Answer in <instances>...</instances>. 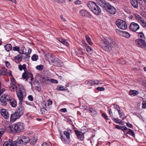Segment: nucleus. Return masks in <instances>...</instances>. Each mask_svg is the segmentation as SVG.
I'll use <instances>...</instances> for the list:
<instances>
[{
    "instance_id": "nucleus-1",
    "label": "nucleus",
    "mask_w": 146,
    "mask_h": 146,
    "mask_svg": "<svg viewBox=\"0 0 146 146\" xmlns=\"http://www.w3.org/2000/svg\"><path fill=\"white\" fill-rule=\"evenodd\" d=\"M16 108L14 113L11 115L10 122L13 123L16 119L19 118L23 114L25 111V109L22 105H19Z\"/></svg>"
},
{
    "instance_id": "nucleus-2",
    "label": "nucleus",
    "mask_w": 146,
    "mask_h": 146,
    "mask_svg": "<svg viewBox=\"0 0 146 146\" xmlns=\"http://www.w3.org/2000/svg\"><path fill=\"white\" fill-rule=\"evenodd\" d=\"M18 86L19 87L18 91H17L16 93L19 101V105H22V102L24 98L26 96L25 89L24 87L21 84H19Z\"/></svg>"
},
{
    "instance_id": "nucleus-3",
    "label": "nucleus",
    "mask_w": 146,
    "mask_h": 146,
    "mask_svg": "<svg viewBox=\"0 0 146 146\" xmlns=\"http://www.w3.org/2000/svg\"><path fill=\"white\" fill-rule=\"evenodd\" d=\"M87 6L95 14L99 15L101 14V9L95 2L92 1H89L87 3Z\"/></svg>"
},
{
    "instance_id": "nucleus-4",
    "label": "nucleus",
    "mask_w": 146,
    "mask_h": 146,
    "mask_svg": "<svg viewBox=\"0 0 146 146\" xmlns=\"http://www.w3.org/2000/svg\"><path fill=\"white\" fill-rule=\"evenodd\" d=\"M131 5L135 8H137L138 5L146 7V0H130Z\"/></svg>"
},
{
    "instance_id": "nucleus-5",
    "label": "nucleus",
    "mask_w": 146,
    "mask_h": 146,
    "mask_svg": "<svg viewBox=\"0 0 146 146\" xmlns=\"http://www.w3.org/2000/svg\"><path fill=\"white\" fill-rule=\"evenodd\" d=\"M13 98L10 95L5 94H3L0 98V102L2 106H5Z\"/></svg>"
},
{
    "instance_id": "nucleus-6",
    "label": "nucleus",
    "mask_w": 146,
    "mask_h": 146,
    "mask_svg": "<svg viewBox=\"0 0 146 146\" xmlns=\"http://www.w3.org/2000/svg\"><path fill=\"white\" fill-rule=\"evenodd\" d=\"M14 133H19L22 131L24 129L23 123H22L18 122L13 124Z\"/></svg>"
},
{
    "instance_id": "nucleus-7",
    "label": "nucleus",
    "mask_w": 146,
    "mask_h": 146,
    "mask_svg": "<svg viewBox=\"0 0 146 146\" xmlns=\"http://www.w3.org/2000/svg\"><path fill=\"white\" fill-rule=\"evenodd\" d=\"M97 3L107 12L110 13V4L104 0H97Z\"/></svg>"
},
{
    "instance_id": "nucleus-8",
    "label": "nucleus",
    "mask_w": 146,
    "mask_h": 146,
    "mask_svg": "<svg viewBox=\"0 0 146 146\" xmlns=\"http://www.w3.org/2000/svg\"><path fill=\"white\" fill-rule=\"evenodd\" d=\"M115 24L118 28L121 29H125L127 27L125 22L120 19H117L115 22Z\"/></svg>"
},
{
    "instance_id": "nucleus-9",
    "label": "nucleus",
    "mask_w": 146,
    "mask_h": 146,
    "mask_svg": "<svg viewBox=\"0 0 146 146\" xmlns=\"http://www.w3.org/2000/svg\"><path fill=\"white\" fill-rule=\"evenodd\" d=\"M25 47L22 46L19 47V50L18 51L20 53V54L18 55L17 56H16L14 58V59L15 60H17L18 62H21L22 60V58L23 57L22 54H25L24 52V50L25 48Z\"/></svg>"
},
{
    "instance_id": "nucleus-10",
    "label": "nucleus",
    "mask_w": 146,
    "mask_h": 146,
    "mask_svg": "<svg viewBox=\"0 0 146 146\" xmlns=\"http://www.w3.org/2000/svg\"><path fill=\"white\" fill-rule=\"evenodd\" d=\"M114 40H111L110 42V48H111L110 51L111 50L114 54L116 53L117 52V48H118Z\"/></svg>"
},
{
    "instance_id": "nucleus-11",
    "label": "nucleus",
    "mask_w": 146,
    "mask_h": 146,
    "mask_svg": "<svg viewBox=\"0 0 146 146\" xmlns=\"http://www.w3.org/2000/svg\"><path fill=\"white\" fill-rule=\"evenodd\" d=\"M135 42L138 46L143 48L146 46V42L144 39L139 38L135 40Z\"/></svg>"
},
{
    "instance_id": "nucleus-12",
    "label": "nucleus",
    "mask_w": 146,
    "mask_h": 146,
    "mask_svg": "<svg viewBox=\"0 0 146 146\" xmlns=\"http://www.w3.org/2000/svg\"><path fill=\"white\" fill-rule=\"evenodd\" d=\"M30 139L28 137L22 136L20 140L18 141L17 143L20 144L26 145L28 142L30 141Z\"/></svg>"
},
{
    "instance_id": "nucleus-13",
    "label": "nucleus",
    "mask_w": 146,
    "mask_h": 146,
    "mask_svg": "<svg viewBox=\"0 0 146 146\" xmlns=\"http://www.w3.org/2000/svg\"><path fill=\"white\" fill-rule=\"evenodd\" d=\"M129 28L132 31L135 32L139 28V26L137 23L133 22L130 24Z\"/></svg>"
},
{
    "instance_id": "nucleus-14",
    "label": "nucleus",
    "mask_w": 146,
    "mask_h": 146,
    "mask_svg": "<svg viewBox=\"0 0 146 146\" xmlns=\"http://www.w3.org/2000/svg\"><path fill=\"white\" fill-rule=\"evenodd\" d=\"M12 141L9 140L5 142L3 145V146H17V143L16 141L12 142L10 145L9 144Z\"/></svg>"
},
{
    "instance_id": "nucleus-15",
    "label": "nucleus",
    "mask_w": 146,
    "mask_h": 146,
    "mask_svg": "<svg viewBox=\"0 0 146 146\" xmlns=\"http://www.w3.org/2000/svg\"><path fill=\"white\" fill-rule=\"evenodd\" d=\"M1 113L2 116L6 119H8L9 117V115L8 114V112L4 109H2L1 110Z\"/></svg>"
},
{
    "instance_id": "nucleus-16",
    "label": "nucleus",
    "mask_w": 146,
    "mask_h": 146,
    "mask_svg": "<svg viewBox=\"0 0 146 146\" xmlns=\"http://www.w3.org/2000/svg\"><path fill=\"white\" fill-rule=\"evenodd\" d=\"M104 45H103V46H102L103 49L106 51L109 52L110 51V43L109 42L107 41L106 40H105L104 41Z\"/></svg>"
},
{
    "instance_id": "nucleus-17",
    "label": "nucleus",
    "mask_w": 146,
    "mask_h": 146,
    "mask_svg": "<svg viewBox=\"0 0 146 146\" xmlns=\"http://www.w3.org/2000/svg\"><path fill=\"white\" fill-rule=\"evenodd\" d=\"M137 19L143 27H146V23L145 22L140 16L137 15Z\"/></svg>"
},
{
    "instance_id": "nucleus-18",
    "label": "nucleus",
    "mask_w": 146,
    "mask_h": 146,
    "mask_svg": "<svg viewBox=\"0 0 146 146\" xmlns=\"http://www.w3.org/2000/svg\"><path fill=\"white\" fill-rule=\"evenodd\" d=\"M74 131L78 139L81 140L83 139L84 136L83 133H82L80 131L77 130H75Z\"/></svg>"
},
{
    "instance_id": "nucleus-19",
    "label": "nucleus",
    "mask_w": 146,
    "mask_h": 146,
    "mask_svg": "<svg viewBox=\"0 0 146 146\" xmlns=\"http://www.w3.org/2000/svg\"><path fill=\"white\" fill-rule=\"evenodd\" d=\"M13 126V124L11 125H7L5 127V128L6 130L9 133H14L13 131L14 130V128Z\"/></svg>"
},
{
    "instance_id": "nucleus-20",
    "label": "nucleus",
    "mask_w": 146,
    "mask_h": 146,
    "mask_svg": "<svg viewBox=\"0 0 146 146\" xmlns=\"http://www.w3.org/2000/svg\"><path fill=\"white\" fill-rule=\"evenodd\" d=\"M29 74H31L29 72H24L22 74V78L24 80L26 79V81H27L28 79L30 78V75Z\"/></svg>"
},
{
    "instance_id": "nucleus-21",
    "label": "nucleus",
    "mask_w": 146,
    "mask_h": 146,
    "mask_svg": "<svg viewBox=\"0 0 146 146\" xmlns=\"http://www.w3.org/2000/svg\"><path fill=\"white\" fill-rule=\"evenodd\" d=\"M53 62L56 64V65L58 66H59L60 65V63L61 61L57 57H54V59L52 60Z\"/></svg>"
},
{
    "instance_id": "nucleus-22",
    "label": "nucleus",
    "mask_w": 146,
    "mask_h": 146,
    "mask_svg": "<svg viewBox=\"0 0 146 146\" xmlns=\"http://www.w3.org/2000/svg\"><path fill=\"white\" fill-rule=\"evenodd\" d=\"M121 35L125 37L129 38L130 37V35L129 33L125 31H122L121 32Z\"/></svg>"
},
{
    "instance_id": "nucleus-23",
    "label": "nucleus",
    "mask_w": 146,
    "mask_h": 146,
    "mask_svg": "<svg viewBox=\"0 0 146 146\" xmlns=\"http://www.w3.org/2000/svg\"><path fill=\"white\" fill-rule=\"evenodd\" d=\"M38 140V139L36 137H33L31 138L30 141V144L32 145L35 144Z\"/></svg>"
},
{
    "instance_id": "nucleus-24",
    "label": "nucleus",
    "mask_w": 146,
    "mask_h": 146,
    "mask_svg": "<svg viewBox=\"0 0 146 146\" xmlns=\"http://www.w3.org/2000/svg\"><path fill=\"white\" fill-rule=\"evenodd\" d=\"M116 12V9L113 6L110 5V14L114 15Z\"/></svg>"
},
{
    "instance_id": "nucleus-25",
    "label": "nucleus",
    "mask_w": 146,
    "mask_h": 146,
    "mask_svg": "<svg viewBox=\"0 0 146 146\" xmlns=\"http://www.w3.org/2000/svg\"><path fill=\"white\" fill-rule=\"evenodd\" d=\"M13 107H16L17 106V102L13 99L9 102Z\"/></svg>"
},
{
    "instance_id": "nucleus-26",
    "label": "nucleus",
    "mask_w": 146,
    "mask_h": 146,
    "mask_svg": "<svg viewBox=\"0 0 146 146\" xmlns=\"http://www.w3.org/2000/svg\"><path fill=\"white\" fill-rule=\"evenodd\" d=\"M58 40L62 42L63 44L64 45L67 46L68 45V43L67 41L65 39L62 38H60L58 39Z\"/></svg>"
},
{
    "instance_id": "nucleus-27",
    "label": "nucleus",
    "mask_w": 146,
    "mask_h": 146,
    "mask_svg": "<svg viewBox=\"0 0 146 146\" xmlns=\"http://www.w3.org/2000/svg\"><path fill=\"white\" fill-rule=\"evenodd\" d=\"M15 79L13 78V79L11 80V82L10 84V86L11 87H14L16 88V89H17V86L15 81Z\"/></svg>"
},
{
    "instance_id": "nucleus-28",
    "label": "nucleus",
    "mask_w": 146,
    "mask_h": 146,
    "mask_svg": "<svg viewBox=\"0 0 146 146\" xmlns=\"http://www.w3.org/2000/svg\"><path fill=\"white\" fill-rule=\"evenodd\" d=\"M5 50L7 52H9L12 49V46L10 44H6L4 46Z\"/></svg>"
},
{
    "instance_id": "nucleus-29",
    "label": "nucleus",
    "mask_w": 146,
    "mask_h": 146,
    "mask_svg": "<svg viewBox=\"0 0 146 146\" xmlns=\"http://www.w3.org/2000/svg\"><path fill=\"white\" fill-rule=\"evenodd\" d=\"M113 105L114 106V107L117 110L119 114H120L122 113H124L123 110H121L120 108L118 106L116 105L115 104H114Z\"/></svg>"
},
{
    "instance_id": "nucleus-30",
    "label": "nucleus",
    "mask_w": 146,
    "mask_h": 146,
    "mask_svg": "<svg viewBox=\"0 0 146 146\" xmlns=\"http://www.w3.org/2000/svg\"><path fill=\"white\" fill-rule=\"evenodd\" d=\"M126 132H127V134H128L130 135H132L133 137H135V133L133 130L130 129H128V131H126Z\"/></svg>"
},
{
    "instance_id": "nucleus-31",
    "label": "nucleus",
    "mask_w": 146,
    "mask_h": 146,
    "mask_svg": "<svg viewBox=\"0 0 146 146\" xmlns=\"http://www.w3.org/2000/svg\"><path fill=\"white\" fill-rule=\"evenodd\" d=\"M138 91L135 90H130L129 92V94L130 95H133L135 96L138 94Z\"/></svg>"
},
{
    "instance_id": "nucleus-32",
    "label": "nucleus",
    "mask_w": 146,
    "mask_h": 146,
    "mask_svg": "<svg viewBox=\"0 0 146 146\" xmlns=\"http://www.w3.org/2000/svg\"><path fill=\"white\" fill-rule=\"evenodd\" d=\"M86 40H87L88 43L90 45H92L93 44V43L92 42L91 39L87 35H86L85 36Z\"/></svg>"
},
{
    "instance_id": "nucleus-33",
    "label": "nucleus",
    "mask_w": 146,
    "mask_h": 146,
    "mask_svg": "<svg viewBox=\"0 0 146 146\" xmlns=\"http://www.w3.org/2000/svg\"><path fill=\"white\" fill-rule=\"evenodd\" d=\"M86 49L88 53L90 54H91L93 52V50L89 46L86 47Z\"/></svg>"
},
{
    "instance_id": "nucleus-34",
    "label": "nucleus",
    "mask_w": 146,
    "mask_h": 146,
    "mask_svg": "<svg viewBox=\"0 0 146 146\" xmlns=\"http://www.w3.org/2000/svg\"><path fill=\"white\" fill-rule=\"evenodd\" d=\"M39 82L38 81H37L36 83L37 86H36L35 87L36 90L38 92L40 91L41 90L40 86H38L39 85Z\"/></svg>"
},
{
    "instance_id": "nucleus-35",
    "label": "nucleus",
    "mask_w": 146,
    "mask_h": 146,
    "mask_svg": "<svg viewBox=\"0 0 146 146\" xmlns=\"http://www.w3.org/2000/svg\"><path fill=\"white\" fill-rule=\"evenodd\" d=\"M60 138L61 140L64 144H66V143L67 142V140L66 139L65 136L63 135L61 133H60Z\"/></svg>"
},
{
    "instance_id": "nucleus-36",
    "label": "nucleus",
    "mask_w": 146,
    "mask_h": 146,
    "mask_svg": "<svg viewBox=\"0 0 146 146\" xmlns=\"http://www.w3.org/2000/svg\"><path fill=\"white\" fill-rule=\"evenodd\" d=\"M2 69V70L0 69V75H4L6 73L7 70L5 67L4 68H3Z\"/></svg>"
},
{
    "instance_id": "nucleus-37",
    "label": "nucleus",
    "mask_w": 146,
    "mask_h": 146,
    "mask_svg": "<svg viewBox=\"0 0 146 146\" xmlns=\"http://www.w3.org/2000/svg\"><path fill=\"white\" fill-rule=\"evenodd\" d=\"M38 59V56L36 54H34L31 57V59L33 61H36Z\"/></svg>"
},
{
    "instance_id": "nucleus-38",
    "label": "nucleus",
    "mask_w": 146,
    "mask_h": 146,
    "mask_svg": "<svg viewBox=\"0 0 146 146\" xmlns=\"http://www.w3.org/2000/svg\"><path fill=\"white\" fill-rule=\"evenodd\" d=\"M64 134L65 135L67 139H70V133L67 131H64Z\"/></svg>"
},
{
    "instance_id": "nucleus-39",
    "label": "nucleus",
    "mask_w": 146,
    "mask_h": 146,
    "mask_svg": "<svg viewBox=\"0 0 146 146\" xmlns=\"http://www.w3.org/2000/svg\"><path fill=\"white\" fill-rule=\"evenodd\" d=\"M64 86H58L57 87L56 89L57 90L62 91H64L66 90V89L64 88Z\"/></svg>"
},
{
    "instance_id": "nucleus-40",
    "label": "nucleus",
    "mask_w": 146,
    "mask_h": 146,
    "mask_svg": "<svg viewBox=\"0 0 146 146\" xmlns=\"http://www.w3.org/2000/svg\"><path fill=\"white\" fill-rule=\"evenodd\" d=\"M119 117L120 118L122 119V120H123L126 117V116H125L124 113H122L120 114H119Z\"/></svg>"
},
{
    "instance_id": "nucleus-41",
    "label": "nucleus",
    "mask_w": 146,
    "mask_h": 146,
    "mask_svg": "<svg viewBox=\"0 0 146 146\" xmlns=\"http://www.w3.org/2000/svg\"><path fill=\"white\" fill-rule=\"evenodd\" d=\"M36 68L37 70L40 71L42 70L43 68V66L42 65H38L36 67Z\"/></svg>"
},
{
    "instance_id": "nucleus-42",
    "label": "nucleus",
    "mask_w": 146,
    "mask_h": 146,
    "mask_svg": "<svg viewBox=\"0 0 146 146\" xmlns=\"http://www.w3.org/2000/svg\"><path fill=\"white\" fill-rule=\"evenodd\" d=\"M86 11L84 10H82L80 11V15L83 16L84 17L85 15V13Z\"/></svg>"
},
{
    "instance_id": "nucleus-43",
    "label": "nucleus",
    "mask_w": 146,
    "mask_h": 146,
    "mask_svg": "<svg viewBox=\"0 0 146 146\" xmlns=\"http://www.w3.org/2000/svg\"><path fill=\"white\" fill-rule=\"evenodd\" d=\"M83 49H80L78 50V51L77 52V54H79L83 55L84 54V53L83 51Z\"/></svg>"
},
{
    "instance_id": "nucleus-44",
    "label": "nucleus",
    "mask_w": 146,
    "mask_h": 146,
    "mask_svg": "<svg viewBox=\"0 0 146 146\" xmlns=\"http://www.w3.org/2000/svg\"><path fill=\"white\" fill-rule=\"evenodd\" d=\"M138 36L139 38H143L144 37V38L145 39L144 36L143 32H141L139 33H138Z\"/></svg>"
},
{
    "instance_id": "nucleus-45",
    "label": "nucleus",
    "mask_w": 146,
    "mask_h": 146,
    "mask_svg": "<svg viewBox=\"0 0 146 146\" xmlns=\"http://www.w3.org/2000/svg\"><path fill=\"white\" fill-rule=\"evenodd\" d=\"M31 48H29L28 50V52L25 53V54L26 56V58H27L28 57V55L31 53Z\"/></svg>"
},
{
    "instance_id": "nucleus-46",
    "label": "nucleus",
    "mask_w": 146,
    "mask_h": 146,
    "mask_svg": "<svg viewBox=\"0 0 146 146\" xmlns=\"http://www.w3.org/2000/svg\"><path fill=\"white\" fill-rule=\"evenodd\" d=\"M94 84L95 85H98L102 84L101 81L99 80L96 81L94 80Z\"/></svg>"
},
{
    "instance_id": "nucleus-47",
    "label": "nucleus",
    "mask_w": 146,
    "mask_h": 146,
    "mask_svg": "<svg viewBox=\"0 0 146 146\" xmlns=\"http://www.w3.org/2000/svg\"><path fill=\"white\" fill-rule=\"evenodd\" d=\"M92 15L90 13L87 11H86L85 13V15L84 17L88 18H91Z\"/></svg>"
},
{
    "instance_id": "nucleus-48",
    "label": "nucleus",
    "mask_w": 146,
    "mask_h": 146,
    "mask_svg": "<svg viewBox=\"0 0 146 146\" xmlns=\"http://www.w3.org/2000/svg\"><path fill=\"white\" fill-rule=\"evenodd\" d=\"M86 84H89L91 86L94 85V80H90L88 81H87V82Z\"/></svg>"
},
{
    "instance_id": "nucleus-49",
    "label": "nucleus",
    "mask_w": 146,
    "mask_h": 146,
    "mask_svg": "<svg viewBox=\"0 0 146 146\" xmlns=\"http://www.w3.org/2000/svg\"><path fill=\"white\" fill-rule=\"evenodd\" d=\"M49 81L52 83L57 84L58 83V81L57 80L54 79H50L49 80Z\"/></svg>"
},
{
    "instance_id": "nucleus-50",
    "label": "nucleus",
    "mask_w": 146,
    "mask_h": 146,
    "mask_svg": "<svg viewBox=\"0 0 146 146\" xmlns=\"http://www.w3.org/2000/svg\"><path fill=\"white\" fill-rule=\"evenodd\" d=\"M113 120L115 123H117V122H120V121H121V120L120 119H118L117 118H115L113 117L112 118Z\"/></svg>"
},
{
    "instance_id": "nucleus-51",
    "label": "nucleus",
    "mask_w": 146,
    "mask_h": 146,
    "mask_svg": "<svg viewBox=\"0 0 146 146\" xmlns=\"http://www.w3.org/2000/svg\"><path fill=\"white\" fill-rule=\"evenodd\" d=\"M30 74V78H31V82H29V83L31 84V85H32V82L33 80L34 79L33 76L32 74Z\"/></svg>"
},
{
    "instance_id": "nucleus-52",
    "label": "nucleus",
    "mask_w": 146,
    "mask_h": 146,
    "mask_svg": "<svg viewBox=\"0 0 146 146\" xmlns=\"http://www.w3.org/2000/svg\"><path fill=\"white\" fill-rule=\"evenodd\" d=\"M96 90L98 91H102L104 90L105 88L103 87H98L96 88Z\"/></svg>"
},
{
    "instance_id": "nucleus-53",
    "label": "nucleus",
    "mask_w": 146,
    "mask_h": 146,
    "mask_svg": "<svg viewBox=\"0 0 146 146\" xmlns=\"http://www.w3.org/2000/svg\"><path fill=\"white\" fill-rule=\"evenodd\" d=\"M5 132V130L3 129H0V137Z\"/></svg>"
},
{
    "instance_id": "nucleus-54",
    "label": "nucleus",
    "mask_w": 146,
    "mask_h": 146,
    "mask_svg": "<svg viewBox=\"0 0 146 146\" xmlns=\"http://www.w3.org/2000/svg\"><path fill=\"white\" fill-rule=\"evenodd\" d=\"M142 108L145 109L146 108V102L143 101L142 103Z\"/></svg>"
},
{
    "instance_id": "nucleus-55",
    "label": "nucleus",
    "mask_w": 146,
    "mask_h": 146,
    "mask_svg": "<svg viewBox=\"0 0 146 146\" xmlns=\"http://www.w3.org/2000/svg\"><path fill=\"white\" fill-rule=\"evenodd\" d=\"M13 50L14 51H18L19 50V47L17 46H15L13 48Z\"/></svg>"
},
{
    "instance_id": "nucleus-56",
    "label": "nucleus",
    "mask_w": 146,
    "mask_h": 146,
    "mask_svg": "<svg viewBox=\"0 0 146 146\" xmlns=\"http://www.w3.org/2000/svg\"><path fill=\"white\" fill-rule=\"evenodd\" d=\"M28 98L29 100L30 101H32L33 100V96L31 95H29L28 96Z\"/></svg>"
},
{
    "instance_id": "nucleus-57",
    "label": "nucleus",
    "mask_w": 146,
    "mask_h": 146,
    "mask_svg": "<svg viewBox=\"0 0 146 146\" xmlns=\"http://www.w3.org/2000/svg\"><path fill=\"white\" fill-rule=\"evenodd\" d=\"M89 111L91 113H94L95 114H96V111L92 109L89 110Z\"/></svg>"
},
{
    "instance_id": "nucleus-58",
    "label": "nucleus",
    "mask_w": 146,
    "mask_h": 146,
    "mask_svg": "<svg viewBox=\"0 0 146 146\" xmlns=\"http://www.w3.org/2000/svg\"><path fill=\"white\" fill-rule=\"evenodd\" d=\"M47 56L48 58H50V59H51L52 58V59L53 57H52V54H51L50 53H48V54L47 55Z\"/></svg>"
},
{
    "instance_id": "nucleus-59",
    "label": "nucleus",
    "mask_w": 146,
    "mask_h": 146,
    "mask_svg": "<svg viewBox=\"0 0 146 146\" xmlns=\"http://www.w3.org/2000/svg\"><path fill=\"white\" fill-rule=\"evenodd\" d=\"M81 1L79 0H77L74 2V3L76 5H80L81 4Z\"/></svg>"
},
{
    "instance_id": "nucleus-60",
    "label": "nucleus",
    "mask_w": 146,
    "mask_h": 146,
    "mask_svg": "<svg viewBox=\"0 0 146 146\" xmlns=\"http://www.w3.org/2000/svg\"><path fill=\"white\" fill-rule=\"evenodd\" d=\"M54 1L57 3H62L63 2L64 0H54Z\"/></svg>"
},
{
    "instance_id": "nucleus-61",
    "label": "nucleus",
    "mask_w": 146,
    "mask_h": 146,
    "mask_svg": "<svg viewBox=\"0 0 146 146\" xmlns=\"http://www.w3.org/2000/svg\"><path fill=\"white\" fill-rule=\"evenodd\" d=\"M123 127L122 126H120L119 125H117L115 126V128L116 129H121L122 130V128H123Z\"/></svg>"
},
{
    "instance_id": "nucleus-62",
    "label": "nucleus",
    "mask_w": 146,
    "mask_h": 146,
    "mask_svg": "<svg viewBox=\"0 0 146 146\" xmlns=\"http://www.w3.org/2000/svg\"><path fill=\"white\" fill-rule=\"evenodd\" d=\"M15 89H16V88H15L14 87L10 86L9 88L10 90L12 92H14Z\"/></svg>"
},
{
    "instance_id": "nucleus-63",
    "label": "nucleus",
    "mask_w": 146,
    "mask_h": 146,
    "mask_svg": "<svg viewBox=\"0 0 146 146\" xmlns=\"http://www.w3.org/2000/svg\"><path fill=\"white\" fill-rule=\"evenodd\" d=\"M102 115L103 117H104L106 119V120H108V117L107 116L106 114L104 113H103L102 114Z\"/></svg>"
},
{
    "instance_id": "nucleus-64",
    "label": "nucleus",
    "mask_w": 146,
    "mask_h": 146,
    "mask_svg": "<svg viewBox=\"0 0 146 146\" xmlns=\"http://www.w3.org/2000/svg\"><path fill=\"white\" fill-rule=\"evenodd\" d=\"M66 111L67 109L66 108H62L60 110V111L62 112H65Z\"/></svg>"
}]
</instances>
